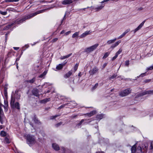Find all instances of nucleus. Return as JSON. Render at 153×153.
Listing matches in <instances>:
<instances>
[{
	"label": "nucleus",
	"instance_id": "338daca9",
	"mask_svg": "<svg viewBox=\"0 0 153 153\" xmlns=\"http://www.w3.org/2000/svg\"><path fill=\"white\" fill-rule=\"evenodd\" d=\"M143 9V8L142 7H140L139 8H138V10H142Z\"/></svg>",
	"mask_w": 153,
	"mask_h": 153
},
{
	"label": "nucleus",
	"instance_id": "f257e3e1",
	"mask_svg": "<svg viewBox=\"0 0 153 153\" xmlns=\"http://www.w3.org/2000/svg\"><path fill=\"white\" fill-rule=\"evenodd\" d=\"M45 10V9L42 10L31 13L29 15L25 16L22 17L18 18L14 20L13 22L14 25L15 24H19L23 23L26 20L30 19L31 18L36 16L38 14L44 12Z\"/></svg>",
	"mask_w": 153,
	"mask_h": 153
},
{
	"label": "nucleus",
	"instance_id": "a18cd8bd",
	"mask_svg": "<svg viewBox=\"0 0 153 153\" xmlns=\"http://www.w3.org/2000/svg\"><path fill=\"white\" fill-rule=\"evenodd\" d=\"M126 34L123 33V34L120 36L118 38V39H120L122 38H123V37H124Z\"/></svg>",
	"mask_w": 153,
	"mask_h": 153
},
{
	"label": "nucleus",
	"instance_id": "b1692460",
	"mask_svg": "<svg viewBox=\"0 0 153 153\" xmlns=\"http://www.w3.org/2000/svg\"><path fill=\"white\" fill-rule=\"evenodd\" d=\"M136 144H135L133 145L131 149V153H134L136 151Z\"/></svg>",
	"mask_w": 153,
	"mask_h": 153
},
{
	"label": "nucleus",
	"instance_id": "052dcab7",
	"mask_svg": "<svg viewBox=\"0 0 153 153\" xmlns=\"http://www.w3.org/2000/svg\"><path fill=\"white\" fill-rule=\"evenodd\" d=\"M151 149H153V143L152 142H151Z\"/></svg>",
	"mask_w": 153,
	"mask_h": 153
},
{
	"label": "nucleus",
	"instance_id": "4c0bfd02",
	"mask_svg": "<svg viewBox=\"0 0 153 153\" xmlns=\"http://www.w3.org/2000/svg\"><path fill=\"white\" fill-rule=\"evenodd\" d=\"M117 76V75L115 74H114L112 76L110 77H109V79H114L115 78L116 76Z\"/></svg>",
	"mask_w": 153,
	"mask_h": 153
},
{
	"label": "nucleus",
	"instance_id": "39448f33",
	"mask_svg": "<svg viewBox=\"0 0 153 153\" xmlns=\"http://www.w3.org/2000/svg\"><path fill=\"white\" fill-rule=\"evenodd\" d=\"M4 119L5 117L3 110L0 107V122L1 124H2L3 123Z\"/></svg>",
	"mask_w": 153,
	"mask_h": 153
},
{
	"label": "nucleus",
	"instance_id": "1a4fd4ad",
	"mask_svg": "<svg viewBox=\"0 0 153 153\" xmlns=\"http://www.w3.org/2000/svg\"><path fill=\"white\" fill-rule=\"evenodd\" d=\"M32 120L34 121V123L36 124H41V122L38 120L37 117L36 115H34L33 117L32 118Z\"/></svg>",
	"mask_w": 153,
	"mask_h": 153
},
{
	"label": "nucleus",
	"instance_id": "2f4dec72",
	"mask_svg": "<svg viewBox=\"0 0 153 153\" xmlns=\"http://www.w3.org/2000/svg\"><path fill=\"white\" fill-rule=\"evenodd\" d=\"M79 32H76L74 33L72 36V37L73 38H74L76 37H77L78 36V35L79 34Z\"/></svg>",
	"mask_w": 153,
	"mask_h": 153
},
{
	"label": "nucleus",
	"instance_id": "c756f323",
	"mask_svg": "<svg viewBox=\"0 0 153 153\" xmlns=\"http://www.w3.org/2000/svg\"><path fill=\"white\" fill-rule=\"evenodd\" d=\"M116 38H115L113 39L108 40L107 42V43L108 44H110L114 43L115 41H116Z\"/></svg>",
	"mask_w": 153,
	"mask_h": 153
},
{
	"label": "nucleus",
	"instance_id": "49530a36",
	"mask_svg": "<svg viewBox=\"0 0 153 153\" xmlns=\"http://www.w3.org/2000/svg\"><path fill=\"white\" fill-rule=\"evenodd\" d=\"M61 150H62V153H65L66 151V149L63 147L61 148Z\"/></svg>",
	"mask_w": 153,
	"mask_h": 153
},
{
	"label": "nucleus",
	"instance_id": "423d86ee",
	"mask_svg": "<svg viewBox=\"0 0 153 153\" xmlns=\"http://www.w3.org/2000/svg\"><path fill=\"white\" fill-rule=\"evenodd\" d=\"M146 20H145L143 21L134 30H133L132 31H133L134 33H135L136 32L140 30L143 26L145 22H146Z\"/></svg>",
	"mask_w": 153,
	"mask_h": 153
},
{
	"label": "nucleus",
	"instance_id": "37998d69",
	"mask_svg": "<svg viewBox=\"0 0 153 153\" xmlns=\"http://www.w3.org/2000/svg\"><path fill=\"white\" fill-rule=\"evenodd\" d=\"M59 115H56L54 116H51V119H55L56 117L59 116Z\"/></svg>",
	"mask_w": 153,
	"mask_h": 153
},
{
	"label": "nucleus",
	"instance_id": "c9c22d12",
	"mask_svg": "<svg viewBox=\"0 0 153 153\" xmlns=\"http://www.w3.org/2000/svg\"><path fill=\"white\" fill-rule=\"evenodd\" d=\"M98 83H96L95 85L94 86H93V87L91 89V90L92 91H93L94 90H95L97 88V87L98 86Z\"/></svg>",
	"mask_w": 153,
	"mask_h": 153
},
{
	"label": "nucleus",
	"instance_id": "a19ab883",
	"mask_svg": "<svg viewBox=\"0 0 153 153\" xmlns=\"http://www.w3.org/2000/svg\"><path fill=\"white\" fill-rule=\"evenodd\" d=\"M151 79H146L144 81V82L145 83H147L151 82Z\"/></svg>",
	"mask_w": 153,
	"mask_h": 153
},
{
	"label": "nucleus",
	"instance_id": "f03ea898",
	"mask_svg": "<svg viewBox=\"0 0 153 153\" xmlns=\"http://www.w3.org/2000/svg\"><path fill=\"white\" fill-rule=\"evenodd\" d=\"M27 143L30 146H31L36 143L35 138L34 136L28 134L26 136Z\"/></svg>",
	"mask_w": 153,
	"mask_h": 153
},
{
	"label": "nucleus",
	"instance_id": "9b49d317",
	"mask_svg": "<svg viewBox=\"0 0 153 153\" xmlns=\"http://www.w3.org/2000/svg\"><path fill=\"white\" fill-rule=\"evenodd\" d=\"M11 106V108H16L18 110H19L20 109L19 103L17 102L14 103L13 106Z\"/></svg>",
	"mask_w": 153,
	"mask_h": 153
},
{
	"label": "nucleus",
	"instance_id": "6ab92c4d",
	"mask_svg": "<svg viewBox=\"0 0 153 153\" xmlns=\"http://www.w3.org/2000/svg\"><path fill=\"white\" fill-rule=\"evenodd\" d=\"M96 114V110H94L91 111L89 113L86 114L89 117H91V116L95 114Z\"/></svg>",
	"mask_w": 153,
	"mask_h": 153
},
{
	"label": "nucleus",
	"instance_id": "f3484780",
	"mask_svg": "<svg viewBox=\"0 0 153 153\" xmlns=\"http://www.w3.org/2000/svg\"><path fill=\"white\" fill-rule=\"evenodd\" d=\"M52 146L53 148L56 150H58L60 149L58 145L56 143H53Z\"/></svg>",
	"mask_w": 153,
	"mask_h": 153
},
{
	"label": "nucleus",
	"instance_id": "20e7f679",
	"mask_svg": "<svg viewBox=\"0 0 153 153\" xmlns=\"http://www.w3.org/2000/svg\"><path fill=\"white\" fill-rule=\"evenodd\" d=\"M131 90L129 88H128L123 91H121L119 93V95L121 97H124L128 95L130 93Z\"/></svg>",
	"mask_w": 153,
	"mask_h": 153
},
{
	"label": "nucleus",
	"instance_id": "a211bd4d",
	"mask_svg": "<svg viewBox=\"0 0 153 153\" xmlns=\"http://www.w3.org/2000/svg\"><path fill=\"white\" fill-rule=\"evenodd\" d=\"M98 71V69L96 67H94L92 71L91 72V74L93 75L94 74H96Z\"/></svg>",
	"mask_w": 153,
	"mask_h": 153
},
{
	"label": "nucleus",
	"instance_id": "7c9ffc66",
	"mask_svg": "<svg viewBox=\"0 0 153 153\" xmlns=\"http://www.w3.org/2000/svg\"><path fill=\"white\" fill-rule=\"evenodd\" d=\"M72 53H71L69 54L68 55H67L64 56L62 57H61V59H65L68 58L69 57H70L72 55Z\"/></svg>",
	"mask_w": 153,
	"mask_h": 153
},
{
	"label": "nucleus",
	"instance_id": "de8ad7c7",
	"mask_svg": "<svg viewBox=\"0 0 153 153\" xmlns=\"http://www.w3.org/2000/svg\"><path fill=\"white\" fill-rule=\"evenodd\" d=\"M66 14L64 15V17L63 19L62 20V21H61V24L60 25L62 24V23L63 22V21L64 20H65V19H66Z\"/></svg>",
	"mask_w": 153,
	"mask_h": 153
},
{
	"label": "nucleus",
	"instance_id": "9d476101",
	"mask_svg": "<svg viewBox=\"0 0 153 153\" xmlns=\"http://www.w3.org/2000/svg\"><path fill=\"white\" fill-rule=\"evenodd\" d=\"M73 2L72 0H64L61 3L63 5L69 4Z\"/></svg>",
	"mask_w": 153,
	"mask_h": 153
},
{
	"label": "nucleus",
	"instance_id": "393cba45",
	"mask_svg": "<svg viewBox=\"0 0 153 153\" xmlns=\"http://www.w3.org/2000/svg\"><path fill=\"white\" fill-rule=\"evenodd\" d=\"M121 42V41L120 40H119L117 41V42L115 43V44L111 46V48H114L117 46Z\"/></svg>",
	"mask_w": 153,
	"mask_h": 153
},
{
	"label": "nucleus",
	"instance_id": "f704fd0d",
	"mask_svg": "<svg viewBox=\"0 0 153 153\" xmlns=\"http://www.w3.org/2000/svg\"><path fill=\"white\" fill-rule=\"evenodd\" d=\"M110 54V53L109 52H107L105 53L104 56L103 57V59H105L107 58Z\"/></svg>",
	"mask_w": 153,
	"mask_h": 153
},
{
	"label": "nucleus",
	"instance_id": "f8f14e48",
	"mask_svg": "<svg viewBox=\"0 0 153 153\" xmlns=\"http://www.w3.org/2000/svg\"><path fill=\"white\" fill-rule=\"evenodd\" d=\"M73 73V71L72 70H71L68 72V73H66L64 75V77L65 78H67L69 77Z\"/></svg>",
	"mask_w": 153,
	"mask_h": 153
},
{
	"label": "nucleus",
	"instance_id": "603ef678",
	"mask_svg": "<svg viewBox=\"0 0 153 153\" xmlns=\"http://www.w3.org/2000/svg\"><path fill=\"white\" fill-rule=\"evenodd\" d=\"M58 39L57 38H55L54 39H53L52 40V42H56L57 40Z\"/></svg>",
	"mask_w": 153,
	"mask_h": 153
},
{
	"label": "nucleus",
	"instance_id": "680f3d73",
	"mask_svg": "<svg viewBox=\"0 0 153 153\" xmlns=\"http://www.w3.org/2000/svg\"><path fill=\"white\" fill-rule=\"evenodd\" d=\"M5 96L6 97L7 96V91H4Z\"/></svg>",
	"mask_w": 153,
	"mask_h": 153
},
{
	"label": "nucleus",
	"instance_id": "4be33fe9",
	"mask_svg": "<svg viewBox=\"0 0 153 153\" xmlns=\"http://www.w3.org/2000/svg\"><path fill=\"white\" fill-rule=\"evenodd\" d=\"M18 91L16 90L15 91V94H14V96L16 98L19 99L20 97V95L18 94Z\"/></svg>",
	"mask_w": 153,
	"mask_h": 153
},
{
	"label": "nucleus",
	"instance_id": "ea45409f",
	"mask_svg": "<svg viewBox=\"0 0 153 153\" xmlns=\"http://www.w3.org/2000/svg\"><path fill=\"white\" fill-rule=\"evenodd\" d=\"M68 104H68H63V105H62L61 106H60V107H59L58 108V109H61V108L64 107L66 105Z\"/></svg>",
	"mask_w": 153,
	"mask_h": 153
},
{
	"label": "nucleus",
	"instance_id": "0e129e2a",
	"mask_svg": "<svg viewBox=\"0 0 153 153\" xmlns=\"http://www.w3.org/2000/svg\"><path fill=\"white\" fill-rule=\"evenodd\" d=\"M71 32V31H68V32H67L65 34H66V35H68V34L69 33H70Z\"/></svg>",
	"mask_w": 153,
	"mask_h": 153
},
{
	"label": "nucleus",
	"instance_id": "5fc2aeb1",
	"mask_svg": "<svg viewBox=\"0 0 153 153\" xmlns=\"http://www.w3.org/2000/svg\"><path fill=\"white\" fill-rule=\"evenodd\" d=\"M130 31V29H128L126 30L124 32V33L126 34V33H128V32H129Z\"/></svg>",
	"mask_w": 153,
	"mask_h": 153
},
{
	"label": "nucleus",
	"instance_id": "ddd939ff",
	"mask_svg": "<svg viewBox=\"0 0 153 153\" xmlns=\"http://www.w3.org/2000/svg\"><path fill=\"white\" fill-rule=\"evenodd\" d=\"M148 145L147 143H145L144 144L143 146H142L143 149L144 151L143 152V153H146L147 150Z\"/></svg>",
	"mask_w": 153,
	"mask_h": 153
},
{
	"label": "nucleus",
	"instance_id": "dca6fc26",
	"mask_svg": "<svg viewBox=\"0 0 153 153\" xmlns=\"http://www.w3.org/2000/svg\"><path fill=\"white\" fill-rule=\"evenodd\" d=\"M90 31H85V33H83L80 36V38H83L85 37L87 35L89 34H90Z\"/></svg>",
	"mask_w": 153,
	"mask_h": 153
},
{
	"label": "nucleus",
	"instance_id": "13d9d810",
	"mask_svg": "<svg viewBox=\"0 0 153 153\" xmlns=\"http://www.w3.org/2000/svg\"><path fill=\"white\" fill-rule=\"evenodd\" d=\"M153 69V65L150 67H149L147 68V70H151Z\"/></svg>",
	"mask_w": 153,
	"mask_h": 153
},
{
	"label": "nucleus",
	"instance_id": "58836bf2",
	"mask_svg": "<svg viewBox=\"0 0 153 153\" xmlns=\"http://www.w3.org/2000/svg\"><path fill=\"white\" fill-rule=\"evenodd\" d=\"M122 51V49L121 48H120L119 51L116 53V54L118 56L119 54H120Z\"/></svg>",
	"mask_w": 153,
	"mask_h": 153
},
{
	"label": "nucleus",
	"instance_id": "c03bdc74",
	"mask_svg": "<svg viewBox=\"0 0 153 153\" xmlns=\"http://www.w3.org/2000/svg\"><path fill=\"white\" fill-rule=\"evenodd\" d=\"M129 60H127L125 61V66L128 67L129 64Z\"/></svg>",
	"mask_w": 153,
	"mask_h": 153
},
{
	"label": "nucleus",
	"instance_id": "473e14b6",
	"mask_svg": "<svg viewBox=\"0 0 153 153\" xmlns=\"http://www.w3.org/2000/svg\"><path fill=\"white\" fill-rule=\"evenodd\" d=\"M0 135L1 136L4 137L6 135V133L4 131H1L0 132Z\"/></svg>",
	"mask_w": 153,
	"mask_h": 153
},
{
	"label": "nucleus",
	"instance_id": "8fccbe9b",
	"mask_svg": "<svg viewBox=\"0 0 153 153\" xmlns=\"http://www.w3.org/2000/svg\"><path fill=\"white\" fill-rule=\"evenodd\" d=\"M118 56L115 54V55L114 56L112 59V60L113 61L115 59H116V58Z\"/></svg>",
	"mask_w": 153,
	"mask_h": 153
},
{
	"label": "nucleus",
	"instance_id": "cd10ccee",
	"mask_svg": "<svg viewBox=\"0 0 153 153\" xmlns=\"http://www.w3.org/2000/svg\"><path fill=\"white\" fill-rule=\"evenodd\" d=\"M50 100V98H45L41 100V102L42 103H45L48 102Z\"/></svg>",
	"mask_w": 153,
	"mask_h": 153
},
{
	"label": "nucleus",
	"instance_id": "4d7b16f0",
	"mask_svg": "<svg viewBox=\"0 0 153 153\" xmlns=\"http://www.w3.org/2000/svg\"><path fill=\"white\" fill-rule=\"evenodd\" d=\"M4 104L5 105L6 107L8 106V103L7 101L4 100Z\"/></svg>",
	"mask_w": 153,
	"mask_h": 153
},
{
	"label": "nucleus",
	"instance_id": "c85d7f7f",
	"mask_svg": "<svg viewBox=\"0 0 153 153\" xmlns=\"http://www.w3.org/2000/svg\"><path fill=\"white\" fill-rule=\"evenodd\" d=\"M47 73V71H45L42 74L39 76V77L40 78H43L44 76Z\"/></svg>",
	"mask_w": 153,
	"mask_h": 153
},
{
	"label": "nucleus",
	"instance_id": "09e8293b",
	"mask_svg": "<svg viewBox=\"0 0 153 153\" xmlns=\"http://www.w3.org/2000/svg\"><path fill=\"white\" fill-rule=\"evenodd\" d=\"M62 122H60L57 124H56L55 126L56 127H57L59 126L60 125H62Z\"/></svg>",
	"mask_w": 153,
	"mask_h": 153
},
{
	"label": "nucleus",
	"instance_id": "bb28decb",
	"mask_svg": "<svg viewBox=\"0 0 153 153\" xmlns=\"http://www.w3.org/2000/svg\"><path fill=\"white\" fill-rule=\"evenodd\" d=\"M14 25V23H13V22L11 24H9V25H7V26H5L4 27V30L8 29L10 28L11 27V26H13Z\"/></svg>",
	"mask_w": 153,
	"mask_h": 153
},
{
	"label": "nucleus",
	"instance_id": "774afa93",
	"mask_svg": "<svg viewBox=\"0 0 153 153\" xmlns=\"http://www.w3.org/2000/svg\"><path fill=\"white\" fill-rule=\"evenodd\" d=\"M29 124L32 127H33V123L31 122H30Z\"/></svg>",
	"mask_w": 153,
	"mask_h": 153
},
{
	"label": "nucleus",
	"instance_id": "864d4df0",
	"mask_svg": "<svg viewBox=\"0 0 153 153\" xmlns=\"http://www.w3.org/2000/svg\"><path fill=\"white\" fill-rule=\"evenodd\" d=\"M107 65V63H104V64L102 66V69H103L105 68L106 66Z\"/></svg>",
	"mask_w": 153,
	"mask_h": 153
},
{
	"label": "nucleus",
	"instance_id": "bf43d9fd",
	"mask_svg": "<svg viewBox=\"0 0 153 153\" xmlns=\"http://www.w3.org/2000/svg\"><path fill=\"white\" fill-rule=\"evenodd\" d=\"M103 7V6H100L99 7L97 8V9L99 10H101Z\"/></svg>",
	"mask_w": 153,
	"mask_h": 153
},
{
	"label": "nucleus",
	"instance_id": "a878e982",
	"mask_svg": "<svg viewBox=\"0 0 153 153\" xmlns=\"http://www.w3.org/2000/svg\"><path fill=\"white\" fill-rule=\"evenodd\" d=\"M138 153L143 152L142 149L140 146H139L136 149V151Z\"/></svg>",
	"mask_w": 153,
	"mask_h": 153
},
{
	"label": "nucleus",
	"instance_id": "412c9836",
	"mask_svg": "<svg viewBox=\"0 0 153 153\" xmlns=\"http://www.w3.org/2000/svg\"><path fill=\"white\" fill-rule=\"evenodd\" d=\"M104 116V114H101L97 115L96 117L97 120H100L102 119Z\"/></svg>",
	"mask_w": 153,
	"mask_h": 153
},
{
	"label": "nucleus",
	"instance_id": "3c124183",
	"mask_svg": "<svg viewBox=\"0 0 153 153\" xmlns=\"http://www.w3.org/2000/svg\"><path fill=\"white\" fill-rule=\"evenodd\" d=\"M7 85H5L4 87V91H7Z\"/></svg>",
	"mask_w": 153,
	"mask_h": 153
},
{
	"label": "nucleus",
	"instance_id": "7ed1b4c3",
	"mask_svg": "<svg viewBox=\"0 0 153 153\" xmlns=\"http://www.w3.org/2000/svg\"><path fill=\"white\" fill-rule=\"evenodd\" d=\"M99 45L98 44H96L90 47L87 48L85 50V52L88 53L95 49Z\"/></svg>",
	"mask_w": 153,
	"mask_h": 153
},
{
	"label": "nucleus",
	"instance_id": "5701e85b",
	"mask_svg": "<svg viewBox=\"0 0 153 153\" xmlns=\"http://www.w3.org/2000/svg\"><path fill=\"white\" fill-rule=\"evenodd\" d=\"M87 120L86 119H82L77 124V125H76V126L78 127V128H79V127L81 126V125L84 122V121H86Z\"/></svg>",
	"mask_w": 153,
	"mask_h": 153
},
{
	"label": "nucleus",
	"instance_id": "69168bd1",
	"mask_svg": "<svg viewBox=\"0 0 153 153\" xmlns=\"http://www.w3.org/2000/svg\"><path fill=\"white\" fill-rule=\"evenodd\" d=\"M19 47H13V48L14 50H18L19 49Z\"/></svg>",
	"mask_w": 153,
	"mask_h": 153
},
{
	"label": "nucleus",
	"instance_id": "aec40b11",
	"mask_svg": "<svg viewBox=\"0 0 153 153\" xmlns=\"http://www.w3.org/2000/svg\"><path fill=\"white\" fill-rule=\"evenodd\" d=\"M15 97L13 96H12L11 97V100L10 102V105L11 106H13L15 101Z\"/></svg>",
	"mask_w": 153,
	"mask_h": 153
},
{
	"label": "nucleus",
	"instance_id": "2eb2a0df",
	"mask_svg": "<svg viewBox=\"0 0 153 153\" xmlns=\"http://www.w3.org/2000/svg\"><path fill=\"white\" fill-rule=\"evenodd\" d=\"M36 80V77H34L31 79L26 80L25 81V82L27 83H30V84H32Z\"/></svg>",
	"mask_w": 153,
	"mask_h": 153
},
{
	"label": "nucleus",
	"instance_id": "79ce46f5",
	"mask_svg": "<svg viewBox=\"0 0 153 153\" xmlns=\"http://www.w3.org/2000/svg\"><path fill=\"white\" fill-rule=\"evenodd\" d=\"M5 141L7 143H10V141L9 139L7 137H6L4 139Z\"/></svg>",
	"mask_w": 153,
	"mask_h": 153
},
{
	"label": "nucleus",
	"instance_id": "4468645a",
	"mask_svg": "<svg viewBox=\"0 0 153 153\" xmlns=\"http://www.w3.org/2000/svg\"><path fill=\"white\" fill-rule=\"evenodd\" d=\"M66 63L67 62H66L64 63L59 64L58 65L56 66V69L58 70H59L62 69L63 68V67L65 65Z\"/></svg>",
	"mask_w": 153,
	"mask_h": 153
},
{
	"label": "nucleus",
	"instance_id": "0eeeda50",
	"mask_svg": "<svg viewBox=\"0 0 153 153\" xmlns=\"http://www.w3.org/2000/svg\"><path fill=\"white\" fill-rule=\"evenodd\" d=\"M39 91L36 88H33L32 91L33 95L38 97H39Z\"/></svg>",
	"mask_w": 153,
	"mask_h": 153
},
{
	"label": "nucleus",
	"instance_id": "72a5a7b5",
	"mask_svg": "<svg viewBox=\"0 0 153 153\" xmlns=\"http://www.w3.org/2000/svg\"><path fill=\"white\" fill-rule=\"evenodd\" d=\"M79 66L78 63H76L74 68V72H75Z\"/></svg>",
	"mask_w": 153,
	"mask_h": 153
},
{
	"label": "nucleus",
	"instance_id": "6e6d98bb",
	"mask_svg": "<svg viewBox=\"0 0 153 153\" xmlns=\"http://www.w3.org/2000/svg\"><path fill=\"white\" fill-rule=\"evenodd\" d=\"M146 75V73H142L139 76H141V77H143L144 76H145Z\"/></svg>",
	"mask_w": 153,
	"mask_h": 153
},
{
	"label": "nucleus",
	"instance_id": "e433bc0d",
	"mask_svg": "<svg viewBox=\"0 0 153 153\" xmlns=\"http://www.w3.org/2000/svg\"><path fill=\"white\" fill-rule=\"evenodd\" d=\"M0 13L3 15H5L7 13V12L6 11H3L2 10H0Z\"/></svg>",
	"mask_w": 153,
	"mask_h": 153
},
{
	"label": "nucleus",
	"instance_id": "e2e57ef3",
	"mask_svg": "<svg viewBox=\"0 0 153 153\" xmlns=\"http://www.w3.org/2000/svg\"><path fill=\"white\" fill-rule=\"evenodd\" d=\"M19 0H10V1L11 2H17L19 1Z\"/></svg>",
	"mask_w": 153,
	"mask_h": 153
},
{
	"label": "nucleus",
	"instance_id": "6e6552de",
	"mask_svg": "<svg viewBox=\"0 0 153 153\" xmlns=\"http://www.w3.org/2000/svg\"><path fill=\"white\" fill-rule=\"evenodd\" d=\"M147 94H153V90L145 91L139 94L140 96H143Z\"/></svg>",
	"mask_w": 153,
	"mask_h": 153
}]
</instances>
